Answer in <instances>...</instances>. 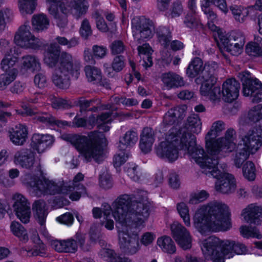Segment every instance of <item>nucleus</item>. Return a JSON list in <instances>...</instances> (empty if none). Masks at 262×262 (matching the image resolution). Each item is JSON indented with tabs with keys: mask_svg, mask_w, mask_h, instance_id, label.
Returning <instances> with one entry per match:
<instances>
[{
	"mask_svg": "<svg viewBox=\"0 0 262 262\" xmlns=\"http://www.w3.org/2000/svg\"><path fill=\"white\" fill-rule=\"evenodd\" d=\"M114 219L124 227L118 232L120 249L125 254H134L139 250L137 228L144 226L150 214V205L146 200H138L134 195H120L115 204Z\"/></svg>",
	"mask_w": 262,
	"mask_h": 262,
	"instance_id": "obj_1",
	"label": "nucleus"
},
{
	"mask_svg": "<svg viewBox=\"0 0 262 262\" xmlns=\"http://www.w3.org/2000/svg\"><path fill=\"white\" fill-rule=\"evenodd\" d=\"M228 207L212 202L198 209L193 217V225L201 234L212 231H227L231 227Z\"/></svg>",
	"mask_w": 262,
	"mask_h": 262,
	"instance_id": "obj_2",
	"label": "nucleus"
},
{
	"mask_svg": "<svg viewBox=\"0 0 262 262\" xmlns=\"http://www.w3.org/2000/svg\"><path fill=\"white\" fill-rule=\"evenodd\" d=\"M180 146L200 166L203 173L216 179L221 175L222 172L217 167L219 160L216 156L220 150L215 153H211L207 148L211 155L205 156L204 149L196 144L195 136L188 132L183 133Z\"/></svg>",
	"mask_w": 262,
	"mask_h": 262,
	"instance_id": "obj_3",
	"label": "nucleus"
},
{
	"mask_svg": "<svg viewBox=\"0 0 262 262\" xmlns=\"http://www.w3.org/2000/svg\"><path fill=\"white\" fill-rule=\"evenodd\" d=\"M61 138L72 144L80 151L88 161L93 159L100 163L104 160V149L102 144L106 139L104 134L98 131L90 133L88 137L76 134H64Z\"/></svg>",
	"mask_w": 262,
	"mask_h": 262,
	"instance_id": "obj_4",
	"label": "nucleus"
},
{
	"mask_svg": "<svg viewBox=\"0 0 262 262\" xmlns=\"http://www.w3.org/2000/svg\"><path fill=\"white\" fill-rule=\"evenodd\" d=\"M262 145V130L253 128L242 136L238 143L233 158L234 165L240 168L244 162L248 159L250 154H253Z\"/></svg>",
	"mask_w": 262,
	"mask_h": 262,
	"instance_id": "obj_5",
	"label": "nucleus"
},
{
	"mask_svg": "<svg viewBox=\"0 0 262 262\" xmlns=\"http://www.w3.org/2000/svg\"><path fill=\"white\" fill-rule=\"evenodd\" d=\"M234 244V241H221L212 236L204 241L202 249L206 259L213 260V262H224L225 256L232 257Z\"/></svg>",
	"mask_w": 262,
	"mask_h": 262,
	"instance_id": "obj_6",
	"label": "nucleus"
},
{
	"mask_svg": "<svg viewBox=\"0 0 262 262\" xmlns=\"http://www.w3.org/2000/svg\"><path fill=\"white\" fill-rule=\"evenodd\" d=\"M27 179L28 185L43 195L68 194L74 190L73 186L64 181L56 183L47 179H40L37 176L31 175L28 176Z\"/></svg>",
	"mask_w": 262,
	"mask_h": 262,
	"instance_id": "obj_7",
	"label": "nucleus"
},
{
	"mask_svg": "<svg viewBox=\"0 0 262 262\" xmlns=\"http://www.w3.org/2000/svg\"><path fill=\"white\" fill-rule=\"evenodd\" d=\"M73 70L72 56L68 52H62L60 63H58L52 75L53 83L59 89H68L71 84L70 75Z\"/></svg>",
	"mask_w": 262,
	"mask_h": 262,
	"instance_id": "obj_8",
	"label": "nucleus"
},
{
	"mask_svg": "<svg viewBox=\"0 0 262 262\" xmlns=\"http://www.w3.org/2000/svg\"><path fill=\"white\" fill-rule=\"evenodd\" d=\"M134 39L131 41L132 47L145 42V39L151 38L154 33L155 26L152 20L145 17H136L132 21Z\"/></svg>",
	"mask_w": 262,
	"mask_h": 262,
	"instance_id": "obj_9",
	"label": "nucleus"
},
{
	"mask_svg": "<svg viewBox=\"0 0 262 262\" xmlns=\"http://www.w3.org/2000/svg\"><path fill=\"white\" fill-rule=\"evenodd\" d=\"M220 39V49L233 56H237L241 53L245 43V37L241 32H233L228 36H222Z\"/></svg>",
	"mask_w": 262,
	"mask_h": 262,
	"instance_id": "obj_10",
	"label": "nucleus"
},
{
	"mask_svg": "<svg viewBox=\"0 0 262 262\" xmlns=\"http://www.w3.org/2000/svg\"><path fill=\"white\" fill-rule=\"evenodd\" d=\"M15 43L21 48L37 49L42 46V43L37 38L32 35L27 25L21 26L14 36Z\"/></svg>",
	"mask_w": 262,
	"mask_h": 262,
	"instance_id": "obj_11",
	"label": "nucleus"
},
{
	"mask_svg": "<svg viewBox=\"0 0 262 262\" xmlns=\"http://www.w3.org/2000/svg\"><path fill=\"white\" fill-rule=\"evenodd\" d=\"M14 210L21 222L26 224L29 222L31 208L28 200L21 194L16 193L13 196Z\"/></svg>",
	"mask_w": 262,
	"mask_h": 262,
	"instance_id": "obj_12",
	"label": "nucleus"
},
{
	"mask_svg": "<svg viewBox=\"0 0 262 262\" xmlns=\"http://www.w3.org/2000/svg\"><path fill=\"white\" fill-rule=\"evenodd\" d=\"M238 77L242 82V93L245 96L251 97L262 88V83L256 78H252L251 73L245 71L238 74Z\"/></svg>",
	"mask_w": 262,
	"mask_h": 262,
	"instance_id": "obj_13",
	"label": "nucleus"
},
{
	"mask_svg": "<svg viewBox=\"0 0 262 262\" xmlns=\"http://www.w3.org/2000/svg\"><path fill=\"white\" fill-rule=\"evenodd\" d=\"M35 152L31 148H22L16 151L13 158V162L21 167L31 169L35 161Z\"/></svg>",
	"mask_w": 262,
	"mask_h": 262,
	"instance_id": "obj_14",
	"label": "nucleus"
},
{
	"mask_svg": "<svg viewBox=\"0 0 262 262\" xmlns=\"http://www.w3.org/2000/svg\"><path fill=\"white\" fill-rule=\"evenodd\" d=\"M171 230L173 237L184 250L191 247V237L189 231L185 227L179 223H174L171 225Z\"/></svg>",
	"mask_w": 262,
	"mask_h": 262,
	"instance_id": "obj_15",
	"label": "nucleus"
},
{
	"mask_svg": "<svg viewBox=\"0 0 262 262\" xmlns=\"http://www.w3.org/2000/svg\"><path fill=\"white\" fill-rule=\"evenodd\" d=\"M225 129V123L222 121H217L213 123L211 129L205 137L206 147L211 153H215L219 150V145L216 140H214L219 133Z\"/></svg>",
	"mask_w": 262,
	"mask_h": 262,
	"instance_id": "obj_16",
	"label": "nucleus"
},
{
	"mask_svg": "<svg viewBox=\"0 0 262 262\" xmlns=\"http://www.w3.org/2000/svg\"><path fill=\"white\" fill-rule=\"evenodd\" d=\"M217 179L215 185L216 191L223 194H230L234 192L236 184L233 175L222 172Z\"/></svg>",
	"mask_w": 262,
	"mask_h": 262,
	"instance_id": "obj_17",
	"label": "nucleus"
},
{
	"mask_svg": "<svg viewBox=\"0 0 262 262\" xmlns=\"http://www.w3.org/2000/svg\"><path fill=\"white\" fill-rule=\"evenodd\" d=\"M216 79L212 81H203L200 88V93L208 98L214 104L221 101V91L219 86H215Z\"/></svg>",
	"mask_w": 262,
	"mask_h": 262,
	"instance_id": "obj_18",
	"label": "nucleus"
},
{
	"mask_svg": "<svg viewBox=\"0 0 262 262\" xmlns=\"http://www.w3.org/2000/svg\"><path fill=\"white\" fill-rule=\"evenodd\" d=\"M157 156L165 159L169 162H173L178 157V151L176 145L172 142L165 141L161 142L155 148Z\"/></svg>",
	"mask_w": 262,
	"mask_h": 262,
	"instance_id": "obj_19",
	"label": "nucleus"
},
{
	"mask_svg": "<svg viewBox=\"0 0 262 262\" xmlns=\"http://www.w3.org/2000/svg\"><path fill=\"white\" fill-rule=\"evenodd\" d=\"M239 83L234 78L227 79L222 85L223 99L227 102H232L239 96Z\"/></svg>",
	"mask_w": 262,
	"mask_h": 262,
	"instance_id": "obj_20",
	"label": "nucleus"
},
{
	"mask_svg": "<svg viewBox=\"0 0 262 262\" xmlns=\"http://www.w3.org/2000/svg\"><path fill=\"white\" fill-rule=\"evenodd\" d=\"M242 215L248 223L258 225L262 221V208L251 204L244 210Z\"/></svg>",
	"mask_w": 262,
	"mask_h": 262,
	"instance_id": "obj_21",
	"label": "nucleus"
},
{
	"mask_svg": "<svg viewBox=\"0 0 262 262\" xmlns=\"http://www.w3.org/2000/svg\"><path fill=\"white\" fill-rule=\"evenodd\" d=\"M54 142V137L51 135L34 134L31 139V145L40 153L52 145Z\"/></svg>",
	"mask_w": 262,
	"mask_h": 262,
	"instance_id": "obj_22",
	"label": "nucleus"
},
{
	"mask_svg": "<svg viewBox=\"0 0 262 262\" xmlns=\"http://www.w3.org/2000/svg\"><path fill=\"white\" fill-rule=\"evenodd\" d=\"M10 141L15 145L22 146L26 142L28 138V130L26 127L18 124L9 131Z\"/></svg>",
	"mask_w": 262,
	"mask_h": 262,
	"instance_id": "obj_23",
	"label": "nucleus"
},
{
	"mask_svg": "<svg viewBox=\"0 0 262 262\" xmlns=\"http://www.w3.org/2000/svg\"><path fill=\"white\" fill-rule=\"evenodd\" d=\"M155 132L150 127H144L140 136V148L145 154L151 150L152 145L155 141Z\"/></svg>",
	"mask_w": 262,
	"mask_h": 262,
	"instance_id": "obj_24",
	"label": "nucleus"
},
{
	"mask_svg": "<svg viewBox=\"0 0 262 262\" xmlns=\"http://www.w3.org/2000/svg\"><path fill=\"white\" fill-rule=\"evenodd\" d=\"M32 210L36 221L40 226H44L48 214V207L45 201L43 200L35 201L32 205Z\"/></svg>",
	"mask_w": 262,
	"mask_h": 262,
	"instance_id": "obj_25",
	"label": "nucleus"
},
{
	"mask_svg": "<svg viewBox=\"0 0 262 262\" xmlns=\"http://www.w3.org/2000/svg\"><path fill=\"white\" fill-rule=\"evenodd\" d=\"M53 248L58 252L74 253L77 250V245L75 239L56 240L52 243Z\"/></svg>",
	"mask_w": 262,
	"mask_h": 262,
	"instance_id": "obj_26",
	"label": "nucleus"
},
{
	"mask_svg": "<svg viewBox=\"0 0 262 262\" xmlns=\"http://www.w3.org/2000/svg\"><path fill=\"white\" fill-rule=\"evenodd\" d=\"M162 81L168 89L184 86L185 82L182 77L173 72H168L162 74Z\"/></svg>",
	"mask_w": 262,
	"mask_h": 262,
	"instance_id": "obj_27",
	"label": "nucleus"
},
{
	"mask_svg": "<svg viewBox=\"0 0 262 262\" xmlns=\"http://www.w3.org/2000/svg\"><path fill=\"white\" fill-rule=\"evenodd\" d=\"M86 1L73 0L69 2V7L71 8V13L75 16L77 19L86 13L89 6Z\"/></svg>",
	"mask_w": 262,
	"mask_h": 262,
	"instance_id": "obj_28",
	"label": "nucleus"
},
{
	"mask_svg": "<svg viewBox=\"0 0 262 262\" xmlns=\"http://www.w3.org/2000/svg\"><path fill=\"white\" fill-rule=\"evenodd\" d=\"M138 139V133L135 129L127 131L123 138L120 140L119 147L121 150L125 149V147L132 146L135 144Z\"/></svg>",
	"mask_w": 262,
	"mask_h": 262,
	"instance_id": "obj_29",
	"label": "nucleus"
},
{
	"mask_svg": "<svg viewBox=\"0 0 262 262\" xmlns=\"http://www.w3.org/2000/svg\"><path fill=\"white\" fill-rule=\"evenodd\" d=\"M32 25L34 31H43L48 29L49 20L43 14L34 15L32 18Z\"/></svg>",
	"mask_w": 262,
	"mask_h": 262,
	"instance_id": "obj_30",
	"label": "nucleus"
},
{
	"mask_svg": "<svg viewBox=\"0 0 262 262\" xmlns=\"http://www.w3.org/2000/svg\"><path fill=\"white\" fill-rule=\"evenodd\" d=\"M235 131L233 129H228L224 137L216 140L219 145V150L222 148H226L230 151H231L235 147V144L233 143V135Z\"/></svg>",
	"mask_w": 262,
	"mask_h": 262,
	"instance_id": "obj_31",
	"label": "nucleus"
},
{
	"mask_svg": "<svg viewBox=\"0 0 262 262\" xmlns=\"http://www.w3.org/2000/svg\"><path fill=\"white\" fill-rule=\"evenodd\" d=\"M203 67V62L202 59L199 57H195L187 67L186 74L190 78H194L199 75L201 76Z\"/></svg>",
	"mask_w": 262,
	"mask_h": 262,
	"instance_id": "obj_32",
	"label": "nucleus"
},
{
	"mask_svg": "<svg viewBox=\"0 0 262 262\" xmlns=\"http://www.w3.org/2000/svg\"><path fill=\"white\" fill-rule=\"evenodd\" d=\"M156 34L159 42L165 48H167L170 43L172 38L171 32L169 27L160 26L157 28Z\"/></svg>",
	"mask_w": 262,
	"mask_h": 262,
	"instance_id": "obj_33",
	"label": "nucleus"
},
{
	"mask_svg": "<svg viewBox=\"0 0 262 262\" xmlns=\"http://www.w3.org/2000/svg\"><path fill=\"white\" fill-rule=\"evenodd\" d=\"M34 115L37 120L42 123H47L52 125H56L59 127L68 125L67 121H62L57 120L54 117L47 113L38 112V113Z\"/></svg>",
	"mask_w": 262,
	"mask_h": 262,
	"instance_id": "obj_34",
	"label": "nucleus"
},
{
	"mask_svg": "<svg viewBox=\"0 0 262 262\" xmlns=\"http://www.w3.org/2000/svg\"><path fill=\"white\" fill-rule=\"evenodd\" d=\"M218 69V65L214 62L211 63H206L203 67L201 77L204 81H212L213 79H216V70Z\"/></svg>",
	"mask_w": 262,
	"mask_h": 262,
	"instance_id": "obj_35",
	"label": "nucleus"
},
{
	"mask_svg": "<svg viewBox=\"0 0 262 262\" xmlns=\"http://www.w3.org/2000/svg\"><path fill=\"white\" fill-rule=\"evenodd\" d=\"M17 75V70L15 68L9 70L6 73L0 75V91L5 90L16 78Z\"/></svg>",
	"mask_w": 262,
	"mask_h": 262,
	"instance_id": "obj_36",
	"label": "nucleus"
},
{
	"mask_svg": "<svg viewBox=\"0 0 262 262\" xmlns=\"http://www.w3.org/2000/svg\"><path fill=\"white\" fill-rule=\"evenodd\" d=\"M186 126L190 132L198 134L202 128V122L198 114H192L187 119Z\"/></svg>",
	"mask_w": 262,
	"mask_h": 262,
	"instance_id": "obj_37",
	"label": "nucleus"
},
{
	"mask_svg": "<svg viewBox=\"0 0 262 262\" xmlns=\"http://www.w3.org/2000/svg\"><path fill=\"white\" fill-rule=\"evenodd\" d=\"M10 229L13 234L20 241L24 242L28 241L29 237L27 230L19 223L13 221L10 225Z\"/></svg>",
	"mask_w": 262,
	"mask_h": 262,
	"instance_id": "obj_38",
	"label": "nucleus"
},
{
	"mask_svg": "<svg viewBox=\"0 0 262 262\" xmlns=\"http://www.w3.org/2000/svg\"><path fill=\"white\" fill-rule=\"evenodd\" d=\"M157 244L165 252L172 254L176 251L174 243L169 236H163L159 238Z\"/></svg>",
	"mask_w": 262,
	"mask_h": 262,
	"instance_id": "obj_39",
	"label": "nucleus"
},
{
	"mask_svg": "<svg viewBox=\"0 0 262 262\" xmlns=\"http://www.w3.org/2000/svg\"><path fill=\"white\" fill-rule=\"evenodd\" d=\"M84 71L88 80L94 84H98L101 79L100 70L95 67L87 66L84 68Z\"/></svg>",
	"mask_w": 262,
	"mask_h": 262,
	"instance_id": "obj_40",
	"label": "nucleus"
},
{
	"mask_svg": "<svg viewBox=\"0 0 262 262\" xmlns=\"http://www.w3.org/2000/svg\"><path fill=\"white\" fill-rule=\"evenodd\" d=\"M20 11L23 14H32L35 9L37 0H18Z\"/></svg>",
	"mask_w": 262,
	"mask_h": 262,
	"instance_id": "obj_41",
	"label": "nucleus"
},
{
	"mask_svg": "<svg viewBox=\"0 0 262 262\" xmlns=\"http://www.w3.org/2000/svg\"><path fill=\"white\" fill-rule=\"evenodd\" d=\"M50 13L56 19L57 25L60 28H64L68 23L67 16L60 14L58 9L55 6H51L49 8Z\"/></svg>",
	"mask_w": 262,
	"mask_h": 262,
	"instance_id": "obj_42",
	"label": "nucleus"
},
{
	"mask_svg": "<svg viewBox=\"0 0 262 262\" xmlns=\"http://www.w3.org/2000/svg\"><path fill=\"white\" fill-rule=\"evenodd\" d=\"M243 176L249 181H254L256 177L255 167L251 161H247L243 167Z\"/></svg>",
	"mask_w": 262,
	"mask_h": 262,
	"instance_id": "obj_43",
	"label": "nucleus"
},
{
	"mask_svg": "<svg viewBox=\"0 0 262 262\" xmlns=\"http://www.w3.org/2000/svg\"><path fill=\"white\" fill-rule=\"evenodd\" d=\"M23 59V66L25 68L31 69L33 71H39L40 70V63L35 56L28 55L24 57Z\"/></svg>",
	"mask_w": 262,
	"mask_h": 262,
	"instance_id": "obj_44",
	"label": "nucleus"
},
{
	"mask_svg": "<svg viewBox=\"0 0 262 262\" xmlns=\"http://www.w3.org/2000/svg\"><path fill=\"white\" fill-rule=\"evenodd\" d=\"M15 51V49H10L9 52L6 53L5 58L1 62L2 68L6 71L12 67L17 61V58L12 54L13 51Z\"/></svg>",
	"mask_w": 262,
	"mask_h": 262,
	"instance_id": "obj_45",
	"label": "nucleus"
},
{
	"mask_svg": "<svg viewBox=\"0 0 262 262\" xmlns=\"http://www.w3.org/2000/svg\"><path fill=\"white\" fill-rule=\"evenodd\" d=\"M241 234L245 237H253L260 239L262 235L255 227L251 226H242L239 228Z\"/></svg>",
	"mask_w": 262,
	"mask_h": 262,
	"instance_id": "obj_46",
	"label": "nucleus"
},
{
	"mask_svg": "<svg viewBox=\"0 0 262 262\" xmlns=\"http://www.w3.org/2000/svg\"><path fill=\"white\" fill-rule=\"evenodd\" d=\"M246 52L253 57H262V49L259 45L256 42H250L246 47Z\"/></svg>",
	"mask_w": 262,
	"mask_h": 262,
	"instance_id": "obj_47",
	"label": "nucleus"
},
{
	"mask_svg": "<svg viewBox=\"0 0 262 262\" xmlns=\"http://www.w3.org/2000/svg\"><path fill=\"white\" fill-rule=\"evenodd\" d=\"M177 210L181 217L183 219L186 226H190V216L189 214L188 208L184 202L177 204Z\"/></svg>",
	"mask_w": 262,
	"mask_h": 262,
	"instance_id": "obj_48",
	"label": "nucleus"
},
{
	"mask_svg": "<svg viewBox=\"0 0 262 262\" xmlns=\"http://www.w3.org/2000/svg\"><path fill=\"white\" fill-rule=\"evenodd\" d=\"M184 22L187 27L191 29H198L202 27V24L196 17L195 13H188L185 16Z\"/></svg>",
	"mask_w": 262,
	"mask_h": 262,
	"instance_id": "obj_49",
	"label": "nucleus"
},
{
	"mask_svg": "<svg viewBox=\"0 0 262 262\" xmlns=\"http://www.w3.org/2000/svg\"><path fill=\"white\" fill-rule=\"evenodd\" d=\"M92 29L89 20L84 19L81 22L79 29V33L81 36L84 39H88L92 35Z\"/></svg>",
	"mask_w": 262,
	"mask_h": 262,
	"instance_id": "obj_50",
	"label": "nucleus"
},
{
	"mask_svg": "<svg viewBox=\"0 0 262 262\" xmlns=\"http://www.w3.org/2000/svg\"><path fill=\"white\" fill-rule=\"evenodd\" d=\"M49 203L53 208L57 209L68 205L70 201L62 196H56L50 199Z\"/></svg>",
	"mask_w": 262,
	"mask_h": 262,
	"instance_id": "obj_51",
	"label": "nucleus"
},
{
	"mask_svg": "<svg viewBox=\"0 0 262 262\" xmlns=\"http://www.w3.org/2000/svg\"><path fill=\"white\" fill-rule=\"evenodd\" d=\"M56 40L61 46H67V48L70 49L77 46L79 43L78 38L73 37L70 40H68L65 37L58 36L56 38Z\"/></svg>",
	"mask_w": 262,
	"mask_h": 262,
	"instance_id": "obj_52",
	"label": "nucleus"
},
{
	"mask_svg": "<svg viewBox=\"0 0 262 262\" xmlns=\"http://www.w3.org/2000/svg\"><path fill=\"white\" fill-rule=\"evenodd\" d=\"M235 20L239 23H243L245 17L248 15V12L246 10H242L237 6H231L230 8Z\"/></svg>",
	"mask_w": 262,
	"mask_h": 262,
	"instance_id": "obj_53",
	"label": "nucleus"
},
{
	"mask_svg": "<svg viewBox=\"0 0 262 262\" xmlns=\"http://www.w3.org/2000/svg\"><path fill=\"white\" fill-rule=\"evenodd\" d=\"M52 106L55 109L69 108L71 107V102L61 98L54 97L52 99Z\"/></svg>",
	"mask_w": 262,
	"mask_h": 262,
	"instance_id": "obj_54",
	"label": "nucleus"
},
{
	"mask_svg": "<svg viewBox=\"0 0 262 262\" xmlns=\"http://www.w3.org/2000/svg\"><path fill=\"white\" fill-rule=\"evenodd\" d=\"M13 17L11 10L8 8L3 11L0 10V30H3L6 26V20L10 21Z\"/></svg>",
	"mask_w": 262,
	"mask_h": 262,
	"instance_id": "obj_55",
	"label": "nucleus"
},
{
	"mask_svg": "<svg viewBox=\"0 0 262 262\" xmlns=\"http://www.w3.org/2000/svg\"><path fill=\"white\" fill-rule=\"evenodd\" d=\"M262 116L261 106L258 105L253 107L249 111L248 117L249 120L254 122H258Z\"/></svg>",
	"mask_w": 262,
	"mask_h": 262,
	"instance_id": "obj_56",
	"label": "nucleus"
},
{
	"mask_svg": "<svg viewBox=\"0 0 262 262\" xmlns=\"http://www.w3.org/2000/svg\"><path fill=\"white\" fill-rule=\"evenodd\" d=\"M101 256L106 258L110 262H116L119 257L117 256L114 250L107 248H104L100 252Z\"/></svg>",
	"mask_w": 262,
	"mask_h": 262,
	"instance_id": "obj_57",
	"label": "nucleus"
},
{
	"mask_svg": "<svg viewBox=\"0 0 262 262\" xmlns=\"http://www.w3.org/2000/svg\"><path fill=\"white\" fill-rule=\"evenodd\" d=\"M110 48L112 54L116 55L123 53L125 49V46L121 40H116L111 43Z\"/></svg>",
	"mask_w": 262,
	"mask_h": 262,
	"instance_id": "obj_58",
	"label": "nucleus"
},
{
	"mask_svg": "<svg viewBox=\"0 0 262 262\" xmlns=\"http://www.w3.org/2000/svg\"><path fill=\"white\" fill-rule=\"evenodd\" d=\"M85 235L81 233H77L75 236L76 242H78L80 248L83 251H89L91 249V245L88 243H85Z\"/></svg>",
	"mask_w": 262,
	"mask_h": 262,
	"instance_id": "obj_59",
	"label": "nucleus"
},
{
	"mask_svg": "<svg viewBox=\"0 0 262 262\" xmlns=\"http://www.w3.org/2000/svg\"><path fill=\"white\" fill-rule=\"evenodd\" d=\"M61 53L60 54V55ZM61 55L56 56L54 55H51L50 54L46 53V55L44 58L45 63L50 68L55 67L58 63H60V59Z\"/></svg>",
	"mask_w": 262,
	"mask_h": 262,
	"instance_id": "obj_60",
	"label": "nucleus"
},
{
	"mask_svg": "<svg viewBox=\"0 0 262 262\" xmlns=\"http://www.w3.org/2000/svg\"><path fill=\"white\" fill-rule=\"evenodd\" d=\"M99 184L100 186L104 189H108L112 188L113 183L111 176L109 174L104 173L100 175Z\"/></svg>",
	"mask_w": 262,
	"mask_h": 262,
	"instance_id": "obj_61",
	"label": "nucleus"
},
{
	"mask_svg": "<svg viewBox=\"0 0 262 262\" xmlns=\"http://www.w3.org/2000/svg\"><path fill=\"white\" fill-rule=\"evenodd\" d=\"M112 68L116 72L121 71L124 67V59L123 56H116L112 63Z\"/></svg>",
	"mask_w": 262,
	"mask_h": 262,
	"instance_id": "obj_62",
	"label": "nucleus"
},
{
	"mask_svg": "<svg viewBox=\"0 0 262 262\" xmlns=\"http://www.w3.org/2000/svg\"><path fill=\"white\" fill-rule=\"evenodd\" d=\"M172 111L173 116L176 119L182 120L185 116L186 106V105L178 106L170 109Z\"/></svg>",
	"mask_w": 262,
	"mask_h": 262,
	"instance_id": "obj_63",
	"label": "nucleus"
},
{
	"mask_svg": "<svg viewBox=\"0 0 262 262\" xmlns=\"http://www.w3.org/2000/svg\"><path fill=\"white\" fill-rule=\"evenodd\" d=\"M201 8L202 11L207 16L208 19L210 20L211 23H212L213 21L216 19V15L212 11V9H211L210 5L206 3H203L201 5Z\"/></svg>",
	"mask_w": 262,
	"mask_h": 262,
	"instance_id": "obj_64",
	"label": "nucleus"
}]
</instances>
